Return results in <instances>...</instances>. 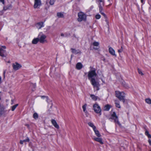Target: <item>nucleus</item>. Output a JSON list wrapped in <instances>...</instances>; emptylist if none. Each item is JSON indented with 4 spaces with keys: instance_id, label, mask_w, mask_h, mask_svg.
Returning a JSON list of instances; mask_svg holds the SVG:
<instances>
[{
    "instance_id": "47",
    "label": "nucleus",
    "mask_w": 151,
    "mask_h": 151,
    "mask_svg": "<svg viewBox=\"0 0 151 151\" xmlns=\"http://www.w3.org/2000/svg\"><path fill=\"white\" fill-rule=\"evenodd\" d=\"M26 125L27 127H29V125L28 124H26Z\"/></svg>"
},
{
    "instance_id": "44",
    "label": "nucleus",
    "mask_w": 151,
    "mask_h": 151,
    "mask_svg": "<svg viewBox=\"0 0 151 151\" xmlns=\"http://www.w3.org/2000/svg\"><path fill=\"white\" fill-rule=\"evenodd\" d=\"M61 36L62 37L64 36V34L63 33H61Z\"/></svg>"
},
{
    "instance_id": "34",
    "label": "nucleus",
    "mask_w": 151,
    "mask_h": 151,
    "mask_svg": "<svg viewBox=\"0 0 151 151\" xmlns=\"http://www.w3.org/2000/svg\"><path fill=\"white\" fill-rule=\"evenodd\" d=\"M138 71L139 73L142 76H143L144 75L143 73H142V71L139 68L138 69Z\"/></svg>"
},
{
    "instance_id": "12",
    "label": "nucleus",
    "mask_w": 151,
    "mask_h": 151,
    "mask_svg": "<svg viewBox=\"0 0 151 151\" xmlns=\"http://www.w3.org/2000/svg\"><path fill=\"white\" fill-rule=\"evenodd\" d=\"M51 123L57 129H59V126L57 124L56 121L54 119L51 120Z\"/></svg>"
},
{
    "instance_id": "13",
    "label": "nucleus",
    "mask_w": 151,
    "mask_h": 151,
    "mask_svg": "<svg viewBox=\"0 0 151 151\" xmlns=\"http://www.w3.org/2000/svg\"><path fill=\"white\" fill-rule=\"evenodd\" d=\"M44 23L42 22H41L37 23L36 26L37 28L38 29H39L42 27H44Z\"/></svg>"
},
{
    "instance_id": "28",
    "label": "nucleus",
    "mask_w": 151,
    "mask_h": 151,
    "mask_svg": "<svg viewBox=\"0 0 151 151\" xmlns=\"http://www.w3.org/2000/svg\"><path fill=\"white\" fill-rule=\"evenodd\" d=\"M18 106V104H17L12 106V111H14Z\"/></svg>"
},
{
    "instance_id": "36",
    "label": "nucleus",
    "mask_w": 151,
    "mask_h": 151,
    "mask_svg": "<svg viewBox=\"0 0 151 151\" xmlns=\"http://www.w3.org/2000/svg\"><path fill=\"white\" fill-rule=\"evenodd\" d=\"M31 87H33V88H35L36 87V85L35 84L32 83L30 85Z\"/></svg>"
},
{
    "instance_id": "45",
    "label": "nucleus",
    "mask_w": 151,
    "mask_h": 151,
    "mask_svg": "<svg viewBox=\"0 0 151 151\" xmlns=\"http://www.w3.org/2000/svg\"><path fill=\"white\" fill-rule=\"evenodd\" d=\"M1 77H0V84L1 83Z\"/></svg>"
},
{
    "instance_id": "41",
    "label": "nucleus",
    "mask_w": 151,
    "mask_h": 151,
    "mask_svg": "<svg viewBox=\"0 0 151 151\" xmlns=\"http://www.w3.org/2000/svg\"><path fill=\"white\" fill-rule=\"evenodd\" d=\"M4 4V0H0Z\"/></svg>"
},
{
    "instance_id": "7",
    "label": "nucleus",
    "mask_w": 151,
    "mask_h": 151,
    "mask_svg": "<svg viewBox=\"0 0 151 151\" xmlns=\"http://www.w3.org/2000/svg\"><path fill=\"white\" fill-rule=\"evenodd\" d=\"M93 109L94 111L97 114H99L100 115L101 114V110L100 107L97 104H94L93 106Z\"/></svg>"
},
{
    "instance_id": "42",
    "label": "nucleus",
    "mask_w": 151,
    "mask_h": 151,
    "mask_svg": "<svg viewBox=\"0 0 151 151\" xmlns=\"http://www.w3.org/2000/svg\"><path fill=\"white\" fill-rule=\"evenodd\" d=\"M7 9V7H4V10H6Z\"/></svg>"
},
{
    "instance_id": "17",
    "label": "nucleus",
    "mask_w": 151,
    "mask_h": 151,
    "mask_svg": "<svg viewBox=\"0 0 151 151\" xmlns=\"http://www.w3.org/2000/svg\"><path fill=\"white\" fill-rule=\"evenodd\" d=\"M82 67V65L80 63H78L76 65V69L78 70H80L81 69Z\"/></svg>"
},
{
    "instance_id": "39",
    "label": "nucleus",
    "mask_w": 151,
    "mask_h": 151,
    "mask_svg": "<svg viewBox=\"0 0 151 151\" xmlns=\"http://www.w3.org/2000/svg\"><path fill=\"white\" fill-rule=\"evenodd\" d=\"M5 71H4V72H3V76H4V78H5Z\"/></svg>"
},
{
    "instance_id": "30",
    "label": "nucleus",
    "mask_w": 151,
    "mask_h": 151,
    "mask_svg": "<svg viewBox=\"0 0 151 151\" xmlns=\"http://www.w3.org/2000/svg\"><path fill=\"white\" fill-rule=\"evenodd\" d=\"M41 97L42 99H44V98H45L46 101H47V102H48V98L47 96H41Z\"/></svg>"
},
{
    "instance_id": "20",
    "label": "nucleus",
    "mask_w": 151,
    "mask_h": 151,
    "mask_svg": "<svg viewBox=\"0 0 151 151\" xmlns=\"http://www.w3.org/2000/svg\"><path fill=\"white\" fill-rule=\"evenodd\" d=\"M111 107V106L109 104H107L105 105L104 107V110L108 111Z\"/></svg>"
},
{
    "instance_id": "33",
    "label": "nucleus",
    "mask_w": 151,
    "mask_h": 151,
    "mask_svg": "<svg viewBox=\"0 0 151 151\" xmlns=\"http://www.w3.org/2000/svg\"><path fill=\"white\" fill-rule=\"evenodd\" d=\"M115 104L116 106V107H117L119 108H121V106L119 103L115 102Z\"/></svg>"
},
{
    "instance_id": "35",
    "label": "nucleus",
    "mask_w": 151,
    "mask_h": 151,
    "mask_svg": "<svg viewBox=\"0 0 151 151\" xmlns=\"http://www.w3.org/2000/svg\"><path fill=\"white\" fill-rule=\"evenodd\" d=\"M96 18L97 19H99L101 17V16L100 15L97 14L95 16Z\"/></svg>"
},
{
    "instance_id": "19",
    "label": "nucleus",
    "mask_w": 151,
    "mask_h": 151,
    "mask_svg": "<svg viewBox=\"0 0 151 151\" xmlns=\"http://www.w3.org/2000/svg\"><path fill=\"white\" fill-rule=\"evenodd\" d=\"M39 41L38 38H34L32 41V43L33 44H36Z\"/></svg>"
},
{
    "instance_id": "37",
    "label": "nucleus",
    "mask_w": 151,
    "mask_h": 151,
    "mask_svg": "<svg viewBox=\"0 0 151 151\" xmlns=\"http://www.w3.org/2000/svg\"><path fill=\"white\" fill-rule=\"evenodd\" d=\"M123 50L122 47V46L121 47V48L118 50V52L119 53H120V52H122L123 51Z\"/></svg>"
},
{
    "instance_id": "21",
    "label": "nucleus",
    "mask_w": 151,
    "mask_h": 151,
    "mask_svg": "<svg viewBox=\"0 0 151 151\" xmlns=\"http://www.w3.org/2000/svg\"><path fill=\"white\" fill-rule=\"evenodd\" d=\"M88 124L90 127H91L93 130H95L96 128V126L94 125L93 123L92 122H88Z\"/></svg>"
},
{
    "instance_id": "31",
    "label": "nucleus",
    "mask_w": 151,
    "mask_h": 151,
    "mask_svg": "<svg viewBox=\"0 0 151 151\" xmlns=\"http://www.w3.org/2000/svg\"><path fill=\"white\" fill-rule=\"evenodd\" d=\"M55 2V0H50L49 3L50 4V5H52L54 4Z\"/></svg>"
},
{
    "instance_id": "6",
    "label": "nucleus",
    "mask_w": 151,
    "mask_h": 151,
    "mask_svg": "<svg viewBox=\"0 0 151 151\" xmlns=\"http://www.w3.org/2000/svg\"><path fill=\"white\" fill-rule=\"evenodd\" d=\"M46 36L43 34H40L38 35V38L40 42L41 43H44L47 42V40H46Z\"/></svg>"
},
{
    "instance_id": "38",
    "label": "nucleus",
    "mask_w": 151,
    "mask_h": 151,
    "mask_svg": "<svg viewBox=\"0 0 151 151\" xmlns=\"http://www.w3.org/2000/svg\"><path fill=\"white\" fill-rule=\"evenodd\" d=\"M114 121L115 122H117L118 123H119V122L118 121V118L117 119L116 118V119H115Z\"/></svg>"
},
{
    "instance_id": "22",
    "label": "nucleus",
    "mask_w": 151,
    "mask_h": 151,
    "mask_svg": "<svg viewBox=\"0 0 151 151\" xmlns=\"http://www.w3.org/2000/svg\"><path fill=\"white\" fill-rule=\"evenodd\" d=\"M95 132V133L97 136L98 137H101V135L100 134L99 131L96 128L95 130H93Z\"/></svg>"
},
{
    "instance_id": "10",
    "label": "nucleus",
    "mask_w": 151,
    "mask_h": 151,
    "mask_svg": "<svg viewBox=\"0 0 151 151\" xmlns=\"http://www.w3.org/2000/svg\"><path fill=\"white\" fill-rule=\"evenodd\" d=\"M4 107L3 105L0 104V117L5 112Z\"/></svg>"
},
{
    "instance_id": "40",
    "label": "nucleus",
    "mask_w": 151,
    "mask_h": 151,
    "mask_svg": "<svg viewBox=\"0 0 151 151\" xmlns=\"http://www.w3.org/2000/svg\"><path fill=\"white\" fill-rule=\"evenodd\" d=\"M124 86H125L127 88H128L129 87V86H127V84H125Z\"/></svg>"
},
{
    "instance_id": "26",
    "label": "nucleus",
    "mask_w": 151,
    "mask_h": 151,
    "mask_svg": "<svg viewBox=\"0 0 151 151\" xmlns=\"http://www.w3.org/2000/svg\"><path fill=\"white\" fill-rule=\"evenodd\" d=\"M146 103L148 104H151V99L150 98L146 99H145Z\"/></svg>"
},
{
    "instance_id": "27",
    "label": "nucleus",
    "mask_w": 151,
    "mask_h": 151,
    "mask_svg": "<svg viewBox=\"0 0 151 151\" xmlns=\"http://www.w3.org/2000/svg\"><path fill=\"white\" fill-rule=\"evenodd\" d=\"M111 116L113 117H115L116 119L118 118V116H116V113L114 112L113 114H111Z\"/></svg>"
},
{
    "instance_id": "50",
    "label": "nucleus",
    "mask_w": 151,
    "mask_h": 151,
    "mask_svg": "<svg viewBox=\"0 0 151 151\" xmlns=\"http://www.w3.org/2000/svg\"><path fill=\"white\" fill-rule=\"evenodd\" d=\"M150 151H151V150H150Z\"/></svg>"
},
{
    "instance_id": "3",
    "label": "nucleus",
    "mask_w": 151,
    "mask_h": 151,
    "mask_svg": "<svg viewBox=\"0 0 151 151\" xmlns=\"http://www.w3.org/2000/svg\"><path fill=\"white\" fill-rule=\"evenodd\" d=\"M96 70L93 68V70L90 71L88 74V77L89 80H90L91 78H94L97 76V74L96 72Z\"/></svg>"
},
{
    "instance_id": "48",
    "label": "nucleus",
    "mask_w": 151,
    "mask_h": 151,
    "mask_svg": "<svg viewBox=\"0 0 151 151\" xmlns=\"http://www.w3.org/2000/svg\"><path fill=\"white\" fill-rule=\"evenodd\" d=\"M94 48L95 49V50H97V49H98V48Z\"/></svg>"
},
{
    "instance_id": "16",
    "label": "nucleus",
    "mask_w": 151,
    "mask_h": 151,
    "mask_svg": "<svg viewBox=\"0 0 151 151\" xmlns=\"http://www.w3.org/2000/svg\"><path fill=\"white\" fill-rule=\"evenodd\" d=\"M6 52V50L1 48L0 49V55L2 57L4 56V54Z\"/></svg>"
},
{
    "instance_id": "43",
    "label": "nucleus",
    "mask_w": 151,
    "mask_h": 151,
    "mask_svg": "<svg viewBox=\"0 0 151 151\" xmlns=\"http://www.w3.org/2000/svg\"><path fill=\"white\" fill-rule=\"evenodd\" d=\"M2 47H3V48L5 49L6 48V47L5 46H2Z\"/></svg>"
},
{
    "instance_id": "5",
    "label": "nucleus",
    "mask_w": 151,
    "mask_h": 151,
    "mask_svg": "<svg viewBox=\"0 0 151 151\" xmlns=\"http://www.w3.org/2000/svg\"><path fill=\"white\" fill-rule=\"evenodd\" d=\"M90 80L92 85L93 86V88H96L97 90H99V82L96 81L95 79L94 78H91V79Z\"/></svg>"
},
{
    "instance_id": "29",
    "label": "nucleus",
    "mask_w": 151,
    "mask_h": 151,
    "mask_svg": "<svg viewBox=\"0 0 151 151\" xmlns=\"http://www.w3.org/2000/svg\"><path fill=\"white\" fill-rule=\"evenodd\" d=\"M33 117L35 119H37L38 117V115L36 113H34L33 115Z\"/></svg>"
},
{
    "instance_id": "18",
    "label": "nucleus",
    "mask_w": 151,
    "mask_h": 151,
    "mask_svg": "<svg viewBox=\"0 0 151 151\" xmlns=\"http://www.w3.org/2000/svg\"><path fill=\"white\" fill-rule=\"evenodd\" d=\"M71 50H72V52L75 54H77L78 53H81V51L79 50H76L75 49L71 48Z\"/></svg>"
},
{
    "instance_id": "14",
    "label": "nucleus",
    "mask_w": 151,
    "mask_h": 151,
    "mask_svg": "<svg viewBox=\"0 0 151 151\" xmlns=\"http://www.w3.org/2000/svg\"><path fill=\"white\" fill-rule=\"evenodd\" d=\"M93 139L94 140L99 142L101 144H103V142L102 141V139L101 138H99V137L94 138H93Z\"/></svg>"
},
{
    "instance_id": "24",
    "label": "nucleus",
    "mask_w": 151,
    "mask_h": 151,
    "mask_svg": "<svg viewBox=\"0 0 151 151\" xmlns=\"http://www.w3.org/2000/svg\"><path fill=\"white\" fill-rule=\"evenodd\" d=\"M90 96L93 100L95 101L98 98V97L97 96H96L93 94H91L90 95Z\"/></svg>"
},
{
    "instance_id": "1",
    "label": "nucleus",
    "mask_w": 151,
    "mask_h": 151,
    "mask_svg": "<svg viewBox=\"0 0 151 151\" xmlns=\"http://www.w3.org/2000/svg\"><path fill=\"white\" fill-rule=\"evenodd\" d=\"M115 92L116 96L119 99L120 101L124 103L125 102L124 93L123 92L117 91H116Z\"/></svg>"
},
{
    "instance_id": "8",
    "label": "nucleus",
    "mask_w": 151,
    "mask_h": 151,
    "mask_svg": "<svg viewBox=\"0 0 151 151\" xmlns=\"http://www.w3.org/2000/svg\"><path fill=\"white\" fill-rule=\"evenodd\" d=\"M12 67L14 70H17L20 68L22 66L18 63L16 62L12 64Z\"/></svg>"
},
{
    "instance_id": "49",
    "label": "nucleus",
    "mask_w": 151,
    "mask_h": 151,
    "mask_svg": "<svg viewBox=\"0 0 151 151\" xmlns=\"http://www.w3.org/2000/svg\"><path fill=\"white\" fill-rule=\"evenodd\" d=\"M106 22H107V23H108V21H107V20H106Z\"/></svg>"
},
{
    "instance_id": "11",
    "label": "nucleus",
    "mask_w": 151,
    "mask_h": 151,
    "mask_svg": "<svg viewBox=\"0 0 151 151\" xmlns=\"http://www.w3.org/2000/svg\"><path fill=\"white\" fill-rule=\"evenodd\" d=\"M109 52L112 55L116 56L114 50L111 47H110L109 49Z\"/></svg>"
},
{
    "instance_id": "25",
    "label": "nucleus",
    "mask_w": 151,
    "mask_h": 151,
    "mask_svg": "<svg viewBox=\"0 0 151 151\" xmlns=\"http://www.w3.org/2000/svg\"><path fill=\"white\" fill-rule=\"evenodd\" d=\"M58 17L59 18H62L64 17L63 14L61 12H58L57 14Z\"/></svg>"
},
{
    "instance_id": "9",
    "label": "nucleus",
    "mask_w": 151,
    "mask_h": 151,
    "mask_svg": "<svg viewBox=\"0 0 151 151\" xmlns=\"http://www.w3.org/2000/svg\"><path fill=\"white\" fill-rule=\"evenodd\" d=\"M35 2L34 5V8L36 9L39 6H40L41 5V0H34Z\"/></svg>"
},
{
    "instance_id": "4",
    "label": "nucleus",
    "mask_w": 151,
    "mask_h": 151,
    "mask_svg": "<svg viewBox=\"0 0 151 151\" xmlns=\"http://www.w3.org/2000/svg\"><path fill=\"white\" fill-rule=\"evenodd\" d=\"M99 2V11L101 14L104 16L105 17H106V15L103 12H102L103 10V6H104V1L103 0H96Z\"/></svg>"
},
{
    "instance_id": "2",
    "label": "nucleus",
    "mask_w": 151,
    "mask_h": 151,
    "mask_svg": "<svg viewBox=\"0 0 151 151\" xmlns=\"http://www.w3.org/2000/svg\"><path fill=\"white\" fill-rule=\"evenodd\" d=\"M78 21L81 22L83 21H85L86 19V15L83 12H80L78 13Z\"/></svg>"
},
{
    "instance_id": "32",
    "label": "nucleus",
    "mask_w": 151,
    "mask_h": 151,
    "mask_svg": "<svg viewBox=\"0 0 151 151\" xmlns=\"http://www.w3.org/2000/svg\"><path fill=\"white\" fill-rule=\"evenodd\" d=\"M99 45V43L98 42H95L93 43V45L94 46H98Z\"/></svg>"
},
{
    "instance_id": "15",
    "label": "nucleus",
    "mask_w": 151,
    "mask_h": 151,
    "mask_svg": "<svg viewBox=\"0 0 151 151\" xmlns=\"http://www.w3.org/2000/svg\"><path fill=\"white\" fill-rule=\"evenodd\" d=\"M87 105L86 104H85L84 105H83L82 106V108L83 109V111L85 112L86 114V115L87 116H88V112L86 110V107L87 106Z\"/></svg>"
},
{
    "instance_id": "23",
    "label": "nucleus",
    "mask_w": 151,
    "mask_h": 151,
    "mask_svg": "<svg viewBox=\"0 0 151 151\" xmlns=\"http://www.w3.org/2000/svg\"><path fill=\"white\" fill-rule=\"evenodd\" d=\"M29 139L27 137V138L24 140H20V144L22 145L23 144V143L25 142H29Z\"/></svg>"
},
{
    "instance_id": "46",
    "label": "nucleus",
    "mask_w": 151,
    "mask_h": 151,
    "mask_svg": "<svg viewBox=\"0 0 151 151\" xmlns=\"http://www.w3.org/2000/svg\"><path fill=\"white\" fill-rule=\"evenodd\" d=\"M141 1L142 3H143V0H141Z\"/></svg>"
}]
</instances>
